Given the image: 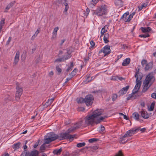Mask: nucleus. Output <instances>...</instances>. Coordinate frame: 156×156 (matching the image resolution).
Returning a JSON list of instances; mask_svg holds the SVG:
<instances>
[{
    "instance_id": "nucleus-2",
    "label": "nucleus",
    "mask_w": 156,
    "mask_h": 156,
    "mask_svg": "<svg viewBox=\"0 0 156 156\" xmlns=\"http://www.w3.org/2000/svg\"><path fill=\"white\" fill-rule=\"evenodd\" d=\"M102 111L101 109H98L95 110L92 115L87 116L85 118L86 122L88 124H91L94 122V118H95L102 114Z\"/></svg>"
},
{
    "instance_id": "nucleus-37",
    "label": "nucleus",
    "mask_w": 156,
    "mask_h": 156,
    "mask_svg": "<svg viewBox=\"0 0 156 156\" xmlns=\"http://www.w3.org/2000/svg\"><path fill=\"white\" fill-rule=\"evenodd\" d=\"M71 55L70 54H67L66 55H64L63 57L64 58V60L65 61L69 59L71 57Z\"/></svg>"
},
{
    "instance_id": "nucleus-41",
    "label": "nucleus",
    "mask_w": 156,
    "mask_h": 156,
    "mask_svg": "<svg viewBox=\"0 0 156 156\" xmlns=\"http://www.w3.org/2000/svg\"><path fill=\"white\" fill-rule=\"evenodd\" d=\"M63 4H64L65 6L64 11L66 12L69 8L68 4V3H66V2H64Z\"/></svg>"
},
{
    "instance_id": "nucleus-26",
    "label": "nucleus",
    "mask_w": 156,
    "mask_h": 156,
    "mask_svg": "<svg viewBox=\"0 0 156 156\" xmlns=\"http://www.w3.org/2000/svg\"><path fill=\"white\" fill-rule=\"evenodd\" d=\"M109 38V34L106 33L104 34L103 40L105 43H107L109 42L108 39Z\"/></svg>"
},
{
    "instance_id": "nucleus-51",
    "label": "nucleus",
    "mask_w": 156,
    "mask_h": 156,
    "mask_svg": "<svg viewBox=\"0 0 156 156\" xmlns=\"http://www.w3.org/2000/svg\"><path fill=\"white\" fill-rule=\"evenodd\" d=\"M12 40V37H9L8 39V40L6 42V45H7L9 44L11 40Z\"/></svg>"
},
{
    "instance_id": "nucleus-45",
    "label": "nucleus",
    "mask_w": 156,
    "mask_h": 156,
    "mask_svg": "<svg viewBox=\"0 0 156 156\" xmlns=\"http://www.w3.org/2000/svg\"><path fill=\"white\" fill-rule=\"evenodd\" d=\"M85 145L86 143L85 142L80 143L76 144V146H84Z\"/></svg>"
},
{
    "instance_id": "nucleus-5",
    "label": "nucleus",
    "mask_w": 156,
    "mask_h": 156,
    "mask_svg": "<svg viewBox=\"0 0 156 156\" xmlns=\"http://www.w3.org/2000/svg\"><path fill=\"white\" fill-rule=\"evenodd\" d=\"M107 12V9L106 6L105 5H102L101 7H98L96 10H94L93 14L98 16H101L106 15Z\"/></svg>"
},
{
    "instance_id": "nucleus-36",
    "label": "nucleus",
    "mask_w": 156,
    "mask_h": 156,
    "mask_svg": "<svg viewBox=\"0 0 156 156\" xmlns=\"http://www.w3.org/2000/svg\"><path fill=\"white\" fill-rule=\"evenodd\" d=\"M99 140L98 139L96 138H93L90 139L88 140V142L90 143H95Z\"/></svg>"
},
{
    "instance_id": "nucleus-21",
    "label": "nucleus",
    "mask_w": 156,
    "mask_h": 156,
    "mask_svg": "<svg viewBox=\"0 0 156 156\" xmlns=\"http://www.w3.org/2000/svg\"><path fill=\"white\" fill-rule=\"evenodd\" d=\"M108 27V26L107 25H105L103 28H102L101 32V34L100 36L101 37L104 34V33L107 31Z\"/></svg>"
},
{
    "instance_id": "nucleus-19",
    "label": "nucleus",
    "mask_w": 156,
    "mask_h": 156,
    "mask_svg": "<svg viewBox=\"0 0 156 156\" xmlns=\"http://www.w3.org/2000/svg\"><path fill=\"white\" fill-rule=\"evenodd\" d=\"M59 29L58 27H55L54 29L52 32V39H54L56 38L57 34V32Z\"/></svg>"
},
{
    "instance_id": "nucleus-29",
    "label": "nucleus",
    "mask_w": 156,
    "mask_h": 156,
    "mask_svg": "<svg viewBox=\"0 0 156 156\" xmlns=\"http://www.w3.org/2000/svg\"><path fill=\"white\" fill-rule=\"evenodd\" d=\"M15 3V1H13L10 2L6 7V10H9L10 8L12 7Z\"/></svg>"
},
{
    "instance_id": "nucleus-30",
    "label": "nucleus",
    "mask_w": 156,
    "mask_h": 156,
    "mask_svg": "<svg viewBox=\"0 0 156 156\" xmlns=\"http://www.w3.org/2000/svg\"><path fill=\"white\" fill-rule=\"evenodd\" d=\"M77 72V69L76 68L74 69L73 71L69 74L70 76H71V78H72L76 75Z\"/></svg>"
},
{
    "instance_id": "nucleus-57",
    "label": "nucleus",
    "mask_w": 156,
    "mask_h": 156,
    "mask_svg": "<svg viewBox=\"0 0 156 156\" xmlns=\"http://www.w3.org/2000/svg\"><path fill=\"white\" fill-rule=\"evenodd\" d=\"M99 0H92V2L93 3V4L94 5H95L98 2Z\"/></svg>"
},
{
    "instance_id": "nucleus-25",
    "label": "nucleus",
    "mask_w": 156,
    "mask_h": 156,
    "mask_svg": "<svg viewBox=\"0 0 156 156\" xmlns=\"http://www.w3.org/2000/svg\"><path fill=\"white\" fill-rule=\"evenodd\" d=\"M129 12L128 11L126 12L120 18V20H122L123 21H126V18L127 16L129 15Z\"/></svg>"
},
{
    "instance_id": "nucleus-64",
    "label": "nucleus",
    "mask_w": 156,
    "mask_h": 156,
    "mask_svg": "<svg viewBox=\"0 0 156 156\" xmlns=\"http://www.w3.org/2000/svg\"><path fill=\"white\" fill-rule=\"evenodd\" d=\"M9 154L8 153H5L2 155V156H9Z\"/></svg>"
},
{
    "instance_id": "nucleus-43",
    "label": "nucleus",
    "mask_w": 156,
    "mask_h": 156,
    "mask_svg": "<svg viewBox=\"0 0 156 156\" xmlns=\"http://www.w3.org/2000/svg\"><path fill=\"white\" fill-rule=\"evenodd\" d=\"M64 61V58L62 57V58L56 59L55 61V62H61Z\"/></svg>"
},
{
    "instance_id": "nucleus-53",
    "label": "nucleus",
    "mask_w": 156,
    "mask_h": 156,
    "mask_svg": "<svg viewBox=\"0 0 156 156\" xmlns=\"http://www.w3.org/2000/svg\"><path fill=\"white\" fill-rule=\"evenodd\" d=\"M40 139H38L37 142L33 146H38V145H40V144H39L40 142Z\"/></svg>"
},
{
    "instance_id": "nucleus-31",
    "label": "nucleus",
    "mask_w": 156,
    "mask_h": 156,
    "mask_svg": "<svg viewBox=\"0 0 156 156\" xmlns=\"http://www.w3.org/2000/svg\"><path fill=\"white\" fill-rule=\"evenodd\" d=\"M133 115H134V118L136 120L139 121V115L138 113L137 112H135L133 114Z\"/></svg>"
},
{
    "instance_id": "nucleus-63",
    "label": "nucleus",
    "mask_w": 156,
    "mask_h": 156,
    "mask_svg": "<svg viewBox=\"0 0 156 156\" xmlns=\"http://www.w3.org/2000/svg\"><path fill=\"white\" fill-rule=\"evenodd\" d=\"M105 117H101L99 119L101 121L103 120L105 118Z\"/></svg>"
},
{
    "instance_id": "nucleus-33",
    "label": "nucleus",
    "mask_w": 156,
    "mask_h": 156,
    "mask_svg": "<svg viewBox=\"0 0 156 156\" xmlns=\"http://www.w3.org/2000/svg\"><path fill=\"white\" fill-rule=\"evenodd\" d=\"M70 63V66L69 67L66 69V71L67 72H69V71L71 70L73 67V62H71Z\"/></svg>"
},
{
    "instance_id": "nucleus-58",
    "label": "nucleus",
    "mask_w": 156,
    "mask_h": 156,
    "mask_svg": "<svg viewBox=\"0 0 156 156\" xmlns=\"http://www.w3.org/2000/svg\"><path fill=\"white\" fill-rule=\"evenodd\" d=\"M90 44L91 45V47H94L95 45V43L93 41H90Z\"/></svg>"
},
{
    "instance_id": "nucleus-10",
    "label": "nucleus",
    "mask_w": 156,
    "mask_h": 156,
    "mask_svg": "<svg viewBox=\"0 0 156 156\" xmlns=\"http://www.w3.org/2000/svg\"><path fill=\"white\" fill-rule=\"evenodd\" d=\"M82 126L81 122L76 123L73 126L68 129V133H72Z\"/></svg>"
},
{
    "instance_id": "nucleus-15",
    "label": "nucleus",
    "mask_w": 156,
    "mask_h": 156,
    "mask_svg": "<svg viewBox=\"0 0 156 156\" xmlns=\"http://www.w3.org/2000/svg\"><path fill=\"white\" fill-rule=\"evenodd\" d=\"M20 52L18 51L16 52L15 57L14 58L13 64L16 65L17 64L19 60Z\"/></svg>"
},
{
    "instance_id": "nucleus-46",
    "label": "nucleus",
    "mask_w": 156,
    "mask_h": 156,
    "mask_svg": "<svg viewBox=\"0 0 156 156\" xmlns=\"http://www.w3.org/2000/svg\"><path fill=\"white\" fill-rule=\"evenodd\" d=\"M117 95L116 94H114L112 96V99L113 101H115L117 98Z\"/></svg>"
},
{
    "instance_id": "nucleus-9",
    "label": "nucleus",
    "mask_w": 156,
    "mask_h": 156,
    "mask_svg": "<svg viewBox=\"0 0 156 156\" xmlns=\"http://www.w3.org/2000/svg\"><path fill=\"white\" fill-rule=\"evenodd\" d=\"M111 52L110 47L109 45H107L102 48L99 51V53L100 54L103 52L104 54V56L109 54Z\"/></svg>"
},
{
    "instance_id": "nucleus-6",
    "label": "nucleus",
    "mask_w": 156,
    "mask_h": 156,
    "mask_svg": "<svg viewBox=\"0 0 156 156\" xmlns=\"http://www.w3.org/2000/svg\"><path fill=\"white\" fill-rule=\"evenodd\" d=\"M85 103L87 106L91 105L93 102L94 97L91 94H88L84 98Z\"/></svg>"
},
{
    "instance_id": "nucleus-49",
    "label": "nucleus",
    "mask_w": 156,
    "mask_h": 156,
    "mask_svg": "<svg viewBox=\"0 0 156 156\" xmlns=\"http://www.w3.org/2000/svg\"><path fill=\"white\" fill-rule=\"evenodd\" d=\"M140 29L141 30L143 33H145L147 31L146 27H141Z\"/></svg>"
},
{
    "instance_id": "nucleus-61",
    "label": "nucleus",
    "mask_w": 156,
    "mask_h": 156,
    "mask_svg": "<svg viewBox=\"0 0 156 156\" xmlns=\"http://www.w3.org/2000/svg\"><path fill=\"white\" fill-rule=\"evenodd\" d=\"M146 29L147 30V32H149L151 30V28L150 27H147L146 28Z\"/></svg>"
},
{
    "instance_id": "nucleus-52",
    "label": "nucleus",
    "mask_w": 156,
    "mask_h": 156,
    "mask_svg": "<svg viewBox=\"0 0 156 156\" xmlns=\"http://www.w3.org/2000/svg\"><path fill=\"white\" fill-rule=\"evenodd\" d=\"M151 97L153 98L156 99V93H153L151 94Z\"/></svg>"
},
{
    "instance_id": "nucleus-11",
    "label": "nucleus",
    "mask_w": 156,
    "mask_h": 156,
    "mask_svg": "<svg viewBox=\"0 0 156 156\" xmlns=\"http://www.w3.org/2000/svg\"><path fill=\"white\" fill-rule=\"evenodd\" d=\"M129 86L128 85L126 87L122 88L118 92V94L119 96L123 95L126 94L127 91H128L129 88Z\"/></svg>"
},
{
    "instance_id": "nucleus-32",
    "label": "nucleus",
    "mask_w": 156,
    "mask_h": 156,
    "mask_svg": "<svg viewBox=\"0 0 156 156\" xmlns=\"http://www.w3.org/2000/svg\"><path fill=\"white\" fill-rule=\"evenodd\" d=\"M134 94L133 93L132 94H129L127 98V100H129L130 99H135V97L134 95Z\"/></svg>"
},
{
    "instance_id": "nucleus-27",
    "label": "nucleus",
    "mask_w": 156,
    "mask_h": 156,
    "mask_svg": "<svg viewBox=\"0 0 156 156\" xmlns=\"http://www.w3.org/2000/svg\"><path fill=\"white\" fill-rule=\"evenodd\" d=\"M135 12H133L132 14H130L128 16V18L127 19L125 22H129L133 18V16L135 14Z\"/></svg>"
},
{
    "instance_id": "nucleus-3",
    "label": "nucleus",
    "mask_w": 156,
    "mask_h": 156,
    "mask_svg": "<svg viewBox=\"0 0 156 156\" xmlns=\"http://www.w3.org/2000/svg\"><path fill=\"white\" fill-rule=\"evenodd\" d=\"M56 138L54 135V133L52 132L48 133L46 135L44 136V143L41 146H44L46 144H49L51 142L54 141Z\"/></svg>"
},
{
    "instance_id": "nucleus-20",
    "label": "nucleus",
    "mask_w": 156,
    "mask_h": 156,
    "mask_svg": "<svg viewBox=\"0 0 156 156\" xmlns=\"http://www.w3.org/2000/svg\"><path fill=\"white\" fill-rule=\"evenodd\" d=\"M39 154V152L37 150L33 151L30 153L28 152L29 156H38Z\"/></svg>"
},
{
    "instance_id": "nucleus-28",
    "label": "nucleus",
    "mask_w": 156,
    "mask_h": 156,
    "mask_svg": "<svg viewBox=\"0 0 156 156\" xmlns=\"http://www.w3.org/2000/svg\"><path fill=\"white\" fill-rule=\"evenodd\" d=\"M31 143V141L30 140H25L23 142V146H28L31 145L30 144Z\"/></svg>"
},
{
    "instance_id": "nucleus-50",
    "label": "nucleus",
    "mask_w": 156,
    "mask_h": 156,
    "mask_svg": "<svg viewBox=\"0 0 156 156\" xmlns=\"http://www.w3.org/2000/svg\"><path fill=\"white\" fill-rule=\"evenodd\" d=\"M5 19H2L0 21V25L2 26V27L5 24Z\"/></svg>"
},
{
    "instance_id": "nucleus-8",
    "label": "nucleus",
    "mask_w": 156,
    "mask_h": 156,
    "mask_svg": "<svg viewBox=\"0 0 156 156\" xmlns=\"http://www.w3.org/2000/svg\"><path fill=\"white\" fill-rule=\"evenodd\" d=\"M16 91L15 95L16 99L18 101L19 100L20 97L23 93V89L22 87L18 86V83H16Z\"/></svg>"
},
{
    "instance_id": "nucleus-12",
    "label": "nucleus",
    "mask_w": 156,
    "mask_h": 156,
    "mask_svg": "<svg viewBox=\"0 0 156 156\" xmlns=\"http://www.w3.org/2000/svg\"><path fill=\"white\" fill-rule=\"evenodd\" d=\"M136 84L133 90V94H136L138 90L139 89L141 83V82L140 81H136Z\"/></svg>"
},
{
    "instance_id": "nucleus-60",
    "label": "nucleus",
    "mask_w": 156,
    "mask_h": 156,
    "mask_svg": "<svg viewBox=\"0 0 156 156\" xmlns=\"http://www.w3.org/2000/svg\"><path fill=\"white\" fill-rule=\"evenodd\" d=\"M50 103V102H49V99H48V100L47 101V102H46V103H45V105H46V106H49V105H50V104H49Z\"/></svg>"
},
{
    "instance_id": "nucleus-39",
    "label": "nucleus",
    "mask_w": 156,
    "mask_h": 156,
    "mask_svg": "<svg viewBox=\"0 0 156 156\" xmlns=\"http://www.w3.org/2000/svg\"><path fill=\"white\" fill-rule=\"evenodd\" d=\"M115 156H123V155L122 151L120 150L115 154Z\"/></svg>"
},
{
    "instance_id": "nucleus-34",
    "label": "nucleus",
    "mask_w": 156,
    "mask_h": 156,
    "mask_svg": "<svg viewBox=\"0 0 156 156\" xmlns=\"http://www.w3.org/2000/svg\"><path fill=\"white\" fill-rule=\"evenodd\" d=\"M155 104V102L154 101H153L151 104L150 107L149 108V110L150 111H153L154 105Z\"/></svg>"
},
{
    "instance_id": "nucleus-4",
    "label": "nucleus",
    "mask_w": 156,
    "mask_h": 156,
    "mask_svg": "<svg viewBox=\"0 0 156 156\" xmlns=\"http://www.w3.org/2000/svg\"><path fill=\"white\" fill-rule=\"evenodd\" d=\"M139 129H130L128 130L121 138L120 142L122 144L125 143L128 140V139L126 140L127 137L132 136Z\"/></svg>"
},
{
    "instance_id": "nucleus-14",
    "label": "nucleus",
    "mask_w": 156,
    "mask_h": 156,
    "mask_svg": "<svg viewBox=\"0 0 156 156\" xmlns=\"http://www.w3.org/2000/svg\"><path fill=\"white\" fill-rule=\"evenodd\" d=\"M140 113L141 115L143 118L145 119H147L149 118L150 115L146 111L142 109Z\"/></svg>"
},
{
    "instance_id": "nucleus-1",
    "label": "nucleus",
    "mask_w": 156,
    "mask_h": 156,
    "mask_svg": "<svg viewBox=\"0 0 156 156\" xmlns=\"http://www.w3.org/2000/svg\"><path fill=\"white\" fill-rule=\"evenodd\" d=\"M155 79L153 76V73L147 75L143 82V86H144L142 92H146L153 84Z\"/></svg>"
},
{
    "instance_id": "nucleus-40",
    "label": "nucleus",
    "mask_w": 156,
    "mask_h": 156,
    "mask_svg": "<svg viewBox=\"0 0 156 156\" xmlns=\"http://www.w3.org/2000/svg\"><path fill=\"white\" fill-rule=\"evenodd\" d=\"M139 37H144V38L148 37L150 36V35L148 34H140L139 35Z\"/></svg>"
},
{
    "instance_id": "nucleus-23",
    "label": "nucleus",
    "mask_w": 156,
    "mask_h": 156,
    "mask_svg": "<svg viewBox=\"0 0 156 156\" xmlns=\"http://www.w3.org/2000/svg\"><path fill=\"white\" fill-rule=\"evenodd\" d=\"M62 147H61L59 149H55L53 152V153L54 154H56L57 155H58L60 154L62 151Z\"/></svg>"
},
{
    "instance_id": "nucleus-18",
    "label": "nucleus",
    "mask_w": 156,
    "mask_h": 156,
    "mask_svg": "<svg viewBox=\"0 0 156 156\" xmlns=\"http://www.w3.org/2000/svg\"><path fill=\"white\" fill-rule=\"evenodd\" d=\"M130 62V59L129 58H128L124 60L122 65L123 66H126L129 64Z\"/></svg>"
},
{
    "instance_id": "nucleus-47",
    "label": "nucleus",
    "mask_w": 156,
    "mask_h": 156,
    "mask_svg": "<svg viewBox=\"0 0 156 156\" xmlns=\"http://www.w3.org/2000/svg\"><path fill=\"white\" fill-rule=\"evenodd\" d=\"M20 156H29L28 155V152H27L26 151H24L21 154Z\"/></svg>"
},
{
    "instance_id": "nucleus-7",
    "label": "nucleus",
    "mask_w": 156,
    "mask_h": 156,
    "mask_svg": "<svg viewBox=\"0 0 156 156\" xmlns=\"http://www.w3.org/2000/svg\"><path fill=\"white\" fill-rule=\"evenodd\" d=\"M68 129L66 133H60L59 135H57L55 134L54 133V135L56 138H55V140L56 139H59L60 140H63L65 139H68V134L70 133H68Z\"/></svg>"
},
{
    "instance_id": "nucleus-48",
    "label": "nucleus",
    "mask_w": 156,
    "mask_h": 156,
    "mask_svg": "<svg viewBox=\"0 0 156 156\" xmlns=\"http://www.w3.org/2000/svg\"><path fill=\"white\" fill-rule=\"evenodd\" d=\"M56 70L59 73H60L62 72L61 69L58 66H56Z\"/></svg>"
},
{
    "instance_id": "nucleus-54",
    "label": "nucleus",
    "mask_w": 156,
    "mask_h": 156,
    "mask_svg": "<svg viewBox=\"0 0 156 156\" xmlns=\"http://www.w3.org/2000/svg\"><path fill=\"white\" fill-rule=\"evenodd\" d=\"M21 145V143L20 142H18L14 144L12 146H19Z\"/></svg>"
},
{
    "instance_id": "nucleus-24",
    "label": "nucleus",
    "mask_w": 156,
    "mask_h": 156,
    "mask_svg": "<svg viewBox=\"0 0 156 156\" xmlns=\"http://www.w3.org/2000/svg\"><path fill=\"white\" fill-rule=\"evenodd\" d=\"M93 119L94 120V122L92 123L91 124H88L87 122H86V120H85V124H87V126L91 125L92 126H94V123H95L96 124H98L101 122V121H100L99 119H98L96 121H95V118H94Z\"/></svg>"
},
{
    "instance_id": "nucleus-59",
    "label": "nucleus",
    "mask_w": 156,
    "mask_h": 156,
    "mask_svg": "<svg viewBox=\"0 0 156 156\" xmlns=\"http://www.w3.org/2000/svg\"><path fill=\"white\" fill-rule=\"evenodd\" d=\"M5 97H6V98H5V99L6 100V99L7 100H8L9 101L11 100V99L10 98L9 96V95H6Z\"/></svg>"
},
{
    "instance_id": "nucleus-16",
    "label": "nucleus",
    "mask_w": 156,
    "mask_h": 156,
    "mask_svg": "<svg viewBox=\"0 0 156 156\" xmlns=\"http://www.w3.org/2000/svg\"><path fill=\"white\" fill-rule=\"evenodd\" d=\"M153 62H150L147 63L144 69L146 71L151 70L153 67Z\"/></svg>"
},
{
    "instance_id": "nucleus-56",
    "label": "nucleus",
    "mask_w": 156,
    "mask_h": 156,
    "mask_svg": "<svg viewBox=\"0 0 156 156\" xmlns=\"http://www.w3.org/2000/svg\"><path fill=\"white\" fill-rule=\"evenodd\" d=\"M90 12L89 9L88 8L86 10V12H85V13H84V14H86V16L89 14V13Z\"/></svg>"
},
{
    "instance_id": "nucleus-55",
    "label": "nucleus",
    "mask_w": 156,
    "mask_h": 156,
    "mask_svg": "<svg viewBox=\"0 0 156 156\" xmlns=\"http://www.w3.org/2000/svg\"><path fill=\"white\" fill-rule=\"evenodd\" d=\"M105 127L103 126H101L100 131L102 132H104V131H105Z\"/></svg>"
},
{
    "instance_id": "nucleus-17",
    "label": "nucleus",
    "mask_w": 156,
    "mask_h": 156,
    "mask_svg": "<svg viewBox=\"0 0 156 156\" xmlns=\"http://www.w3.org/2000/svg\"><path fill=\"white\" fill-rule=\"evenodd\" d=\"M79 154L78 151L74 152L70 154L69 152H66L63 156H79Z\"/></svg>"
},
{
    "instance_id": "nucleus-35",
    "label": "nucleus",
    "mask_w": 156,
    "mask_h": 156,
    "mask_svg": "<svg viewBox=\"0 0 156 156\" xmlns=\"http://www.w3.org/2000/svg\"><path fill=\"white\" fill-rule=\"evenodd\" d=\"M85 147L80 150V151L81 152H86L89 149H91V147Z\"/></svg>"
},
{
    "instance_id": "nucleus-44",
    "label": "nucleus",
    "mask_w": 156,
    "mask_h": 156,
    "mask_svg": "<svg viewBox=\"0 0 156 156\" xmlns=\"http://www.w3.org/2000/svg\"><path fill=\"white\" fill-rule=\"evenodd\" d=\"M147 61L145 59H143L141 62V64L142 65V66L143 67H144V65H146L147 64Z\"/></svg>"
},
{
    "instance_id": "nucleus-42",
    "label": "nucleus",
    "mask_w": 156,
    "mask_h": 156,
    "mask_svg": "<svg viewBox=\"0 0 156 156\" xmlns=\"http://www.w3.org/2000/svg\"><path fill=\"white\" fill-rule=\"evenodd\" d=\"M76 136V135L75 134L69 135V134L68 138V139H69L70 140H71L74 138Z\"/></svg>"
},
{
    "instance_id": "nucleus-38",
    "label": "nucleus",
    "mask_w": 156,
    "mask_h": 156,
    "mask_svg": "<svg viewBox=\"0 0 156 156\" xmlns=\"http://www.w3.org/2000/svg\"><path fill=\"white\" fill-rule=\"evenodd\" d=\"M77 103L79 104L85 103L84 98H80L77 101Z\"/></svg>"
},
{
    "instance_id": "nucleus-62",
    "label": "nucleus",
    "mask_w": 156,
    "mask_h": 156,
    "mask_svg": "<svg viewBox=\"0 0 156 156\" xmlns=\"http://www.w3.org/2000/svg\"><path fill=\"white\" fill-rule=\"evenodd\" d=\"M66 41V40L65 39H62L61 40V43H60V45L62 46L63 43L65 41Z\"/></svg>"
},
{
    "instance_id": "nucleus-22",
    "label": "nucleus",
    "mask_w": 156,
    "mask_h": 156,
    "mask_svg": "<svg viewBox=\"0 0 156 156\" xmlns=\"http://www.w3.org/2000/svg\"><path fill=\"white\" fill-rule=\"evenodd\" d=\"M115 3L117 6L122 7L123 6V2L122 0H115Z\"/></svg>"
},
{
    "instance_id": "nucleus-13",
    "label": "nucleus",
    "mask_w": 156,
    "mask_h": 156,
    "mask_svg": "<svg viewBox=\"0 0 156 156\" xmlns=\"http://www.w3.org/2000/svg\"><path fill=\"white\" fill-rule=\"evenodd\" d=\"M139 69H138V70H136L135 75V77H136V81H140L142 78V74L140 72H139Z\"/></svg>"
}]
</instances>
